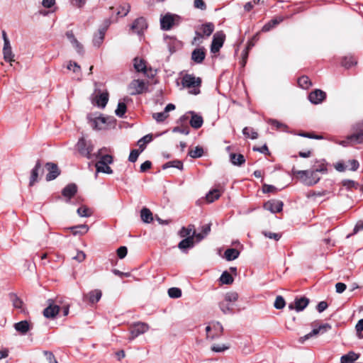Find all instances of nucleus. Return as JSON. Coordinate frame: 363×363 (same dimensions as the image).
Returning <instances> with one entry per match:
<instances>
[{"instance_id":"obj_64","label":"nucleus","mask_w":363,"mask_h":363,"mask_svg":"<svg viewBox=\"0 0 363 363\" xmlns=\"http://www.w3.org/2000/svg\"><path fill=\"white\" fill-rule=\"evenodd\" d=\"M355 328L359 337L363 338V334L362 333L363 331V319H361L357 322Z\"/></svg>"},{"instance_id":"obj_32","label":"nucleus","mask_w":363,"mask_h":363,"mask_svg":"<svg viewBox=\"0 0 363 363\" xmlns=\"http://www.w3.org/2000/svg\"><path fill=\"white\" fill-rule=\"evenodd\" d=\"M194 226L192 225H189L187 228L182 227L179 230V235L182 238H194L195 235H194Z\"/></svg>"},{"instance_id":"obj_40","label":"nucleus","mask_w":363,"mask_h":363,"mask_svg":"<svg viewBox=\"0 0 363 363\" xmlns=\"http://www.w3.org/2000/svg\"><path fill=\"white\" fill-rule=\"evenodd\" d=\"M169 167H174L179 170H182L184 165H183L182 162L179 160H175L167 162L162 165L163 169H166Z\"/></svg>"},{"instance_id":"obj_42","label":"nucleus","mask_w":363,"mask_h":363,"mask_svg":"<svg viewBox=\"0 0 363 363\" xmlns=\"http://www.w3.org/2000/svg\"><path fill=\"white\" fill-rule=\"evenodd\" d=\"M220 195H221L220 191L215 189L210 191L206 194V199L208 203H212L215 200L218 199L219 197L220 196Z\"/></svg>"},{"instance_id":"obj_63","label":"nucleus","mask_w":363,"mask_h":363,"mask_svg":"<svg viewBox=\"0 0 363 363\" xmlns=\"http://www.w3.org/2000/svg\"><path fill=\"white\" fill-rule=\"evenodd\" d=\"M203 35L201 32L196 31L195 32V36L192 40L193 45H200L203 42Z\"/></svg>"},{"instance_id":"obj_5","label":"nucleus","mask_w":363,"mask_h":363,"mask_svg":"<svg viewBox=\"0 0 363 363\" xmlns=\"http://www.w3.org/2000/svg\"><path fill=\"white\" fill-rule=\"evenodd\" d=\"M327 167L324 161H317L316 164L314 165V167L312 170H295L293 169L292 172L294 174L301 175L303 177L307 176L309 174L313 176L315 175L317 172L325 174L327 172Z\"/></svg>"},{"instance_id":"obj_60","label":"nucleus","mask_w":363,"mask_h":363,"mask_svg":"<svg viewBox=\"0 0 363 363\" xmlns=\"http://www.w3.org/2000/svg\"><path fill=\"white\" fill-rule=\"evenodd\" d=\"M228 348L229 346L225 345H213L211 346V350L215 352H223Z\"/></svg>"},{"instance_id":"obj_17","label":"nucleus","mask_w":363,"mask_h":363,"mask_svg":"<svg viewBox=\"0 0 363 363\" xmlns=\"http://www.w3.org/2000/svg\"><path fill=\"white\" fill-rule=\"evenodd\" d=\"M49 305L43 310V315L47 318H54L60 311V307L53 304L51 299L48 300Z\"/></svg>"},{"instance_id":"obj_34","label":"nucleus","mask_w":363,"mask_h":363,"mask_svg":"<svg viewBox=\"0 0 363 363\" xmlns=\"http://www.w3.org/2000/svg\"><path fill=\"white\" fill-rule=\"evenodd\" d=\"M359 355L354 352H350L347 354L342 355L340 359L341 363H352L358 359Z\"/></svg>"},{"instance_id":"obj_2","label":"nucleus","mask_w":363,"mask_h":363,"mask_svg":"<svg viewBox=\"0 0 363 363\" xmlns=\"http://www.w3.org/2000/svg\"><path fill=\"white\" fill-rule=\"evenodd\" d=\"M182 84L184 87L191 89L189 91L190 94L197 95L200 93L201 79L193 74H186L182 79Z\"/></svg>"},{"instance_id":"obj_39","label":"nucleus","mask_w":363,"mask_h":363,"mask_svg":"<svg viewBox=\"0 0 363 363\" xmlns=\"http://www.w3.org/2000/svg\"><path fill=\"white\" fill-rule=\"evenodd\" d=\"M299 176L301 178L303 179V182L308 186L314 185L320 180V177L317 176V173L313 176H311L310 174L307 176Z\"/></svg>"},{"instance_id":"obj_33","label":"nucleus","mask_w":363,"mask_h":363,"mask_svg":"<svg viewBox=\"0 0 363 363\" xmlns=\"http://www.w3.org/2000/svg\"><path fill=\"white\" fill-rule=\"evenodd\" d=\"M41 169V164L40 160H38L34 168L31 171L30 185L32 186L37 182L38 177L39 170Z\"/></svg>"},{"instance_id":"obj_25","label":"nucleus","mask_w":363,"mask_h":363,"mask_svg":"<svg viewBox=\"0 0 363 363\" xmlns=\"http://www.w3.org/2000/svg\"><path fill=\"white\" fill-rule=\"evenodd\" d=\"M106 30V28H100L98 33L94 35L93 38V44L95 47L99 48L102 44L104 39Z\"/></svg>"},{"instance_id":"obj_46","label":"nucleus","mask_w":363,"mask_h":363,"mask_svg":"<svg viewBox=\"0 0 363 363\" xmlns=\"http://www.w3.org/2000/svg\"><path fill=\"white\" fill-rule=\"evenodd\" d=\"M220 281L223 284H231L233 282V278L227 271L223 272L220 277Z\"/></svg>"},{"instance_id":"obj_58","label":"nucleus","mask_w":363,"mask_h":363,"mask_svg":"<svg viewBox=\"0 0 363 363\" xmlns=\"http://www.w3.org/2000/svg\"><path fill=\"white\" fill-rule=\"evenodd\" d=\"M269 123L275 126L277 128V129H282L283 130H286V128H287V125L275 120V119H270L269 121Z\"/></svg>"},{"instance_id":"obj_43","label":"nucleus","mask_w":363,"mask_h":363,"mask_svg":"<svg viewBox=\"0 0 363 363\" xmlns=\"http://www.w3.org/2000/svg\"><path fill=\"white\" fill-rule=\"evenodd\" d=\"M238 298V294L236 292L230 291L224 295V298L222 301L234 303Z\"/></svg>"},{"instance_id":"obj_24","label":"nucleus","mask_w":363,"mask_h":363,"mask_svg":"<svg viewBox=\"0 0 363 363\" xmlns=\"http://www.w3.org/2000/svg\"><path fill=\"white\" fill-rule=\"evenodd\" d=\"M102 293L101 291L99 289H94L91 291H89L86 295V297L88 298L89 301L94 304L97 303L101 298Z\"/></svg>"},{"instance_id":"obj_61","label":"nucleus","mask_w":363,"mask_h":363,"mask_svg":"<svg viewBox=\"0 0 363 363\" xmlns=\"http://www.w3.org/2000/svg\"><path fill=\"white\" fill-rule=\"evenodd\" d=\"M67 69L72 70L73 72H80L81 67L80 66L75 62L70 61L67 66Z\"/></svg>"},{"instance_id":"obj_62","label":"nucleus","mask_w":363,"mask_h":363,"mask_svg":"<svg viewBox=\"0 0 363 363\" xmlns=\"http://www.w3.org/2000/svg\"><path fill=\"white\" fill-rule=\"evenodd\" d=\"M342 185L345 186L347 189H357L358 186V184L353 180H344L342 182Z\"/></svg>"},{"instance_id":"obj_9","label":"nucleus","mask_w":363,"mask_h":363,"mask_svg":"<svg viewBox=\"0 0 363 363\" xmlns=\"http://www.w3.org/2000/svg\"><path fill=\"white\" fill-rule=\"evenodd\" d=\"M147 89L145 82L140 79H134L128 85V90L130 95H137L143 93Z\"/></svg>"},{"instance_id":"obj_27","label":"nucleus","mask_w":363,"mask_h":363,"mask_svg":"<svg viewBox=\"0 0 363 363\" xmlns=\"http://www.w3.org/2000/svg\"><path fill=\"white\" fill-rule=\"evenodd\" d=\"M215 26L213 23L208 22L202 24L200 27L201 34L203 36L209 37L214 31Z\"/></svg>"},{"instance_id":"obj_45","label":"nucleus","mask_w":363,"mask_h":363,"mask_svg":"<svg viewBox=\"0 0 363 363\" xmlns=\"http://www.w3.org/2000/svg\"><path fill=\"white\" fill-rule=\"evenodd\" d=\"M188 155L192 158H199L203 155V150L201 147L197 146L194 150H191L189 151Z\"/></svg>"},{"instance_id":"obj_13","label":"nucleus","mask_w":363,"mask_h":363,"mask_svg":"<svg viewBox=\"0 0 363 363\" xmlns=\"http://www.w3.org/2000/svg\"><path fill=\"white\" fill-rule=\"evenodd\" d=\"M147 28V22L143 17L136 18L130 26L132 31L138 35L142 34Z\"/></svg>"},{"instance_id":"obj_54","label":"nucleus","mask_w":363,"mask_h":363,"mask_svg":"<svg viewBox=\"0 0 363 363\" xmlns=\"http://www.w3.org/2000/svg\"><path fill=\"white\" fill-rule=\"evenodd\" d=\"M130 10V5L129 4H124L120 6L117 14L121 16H125L129 13Z\"/></svg>"},{"instance_id":"obj_12","label":"nucleus","mask_w":363,"mask_h":363,"mask_svg":"<svg viewBox=\"0 0 363 363\" xmlns=\"http://www.w3.org/2000/svg\"><path fill=\"white\" fill-rule=\"evenodd\" d=\"M354 133L348 136V140L354 141L356 143H363V120L357 123L353 126Z\"/></svg>"},{"instance_id":"obj_18","label":"nucleus","mask_w":363,"mask_h":363,"mask_svg":"<svg viewBox=\"0 0 363 363\" xmlns=\"http://www.w3.org/2000/svg\"><path fill=\"white\" fill-rule=\"evenodd\" d=\"M326 98V94L320 89H315L308 95L309 101L313 104H320Z\"/></svg>"},{"instance_id":"obj_19","label":"nucleus","mask_w":363,"mask_h":363,"mask_svg":"<svg viewBox=\"0 0 363 363\" xmlns=\"http://www.w3.org/2000/svg\"><path fill=\"white\" fill-rule=\"evenodd\" d=\"M206 57L204 48H196L191 53V60L197 64L201 63Z\"/></svg>"},{"instance_id":"obj_6","label":"nucleus","mask_w":363,"mask_h":363,"mask_svg":"<svg viewBox=\"0 0 363 363\" xmlns=\"http://www.w3.org/2000/svg\"><path fill=\"white\" fill-rule=\"evenodd\" d=\"M331 325L329 323H324L319 325L318 328H313L309 333L301 337L298 339V342L303 344L305 341L318 335V334H323L331 329Z\"/></svg>"},{"instance_id":"obj_10","label":"nucleus","mask_w":363,"mask_h":363,"mask_svg":"<svg viewBox=\"0 0 363 363\" xmlns=\"http://www.w3.org/2000/svg\"><path fill=\"white\" fill-rule=\"evenodd\" d=\"M133 61L134 68L137 72H142L148 77H153L155 76L153 69L151 67H147L145 60L135 57Z\"/></svg>"},{"instance_id":"obj_28","label":"nucleus","mask_w":363,"mask_h":363,"mask_svg":"<svg viewBox=\"0 0 363 363\" xmlns=\"http://www.w3.org/2000/svg\"><path fill=\"white\" fill-rule=\"evenodd\" d=\"M14 328L22 335H25L29 330L30 325L27 320H22L14 324Z\"/></svg>"},{"instance_id":"obj_51","label":"nucleus","mask_w":363,"mask_h":363,"mask_svg":"<svg viewBox=\"0 0 363 363\" xmlns=\"http://www.w3.org/2000/svg\"><path fill=\"white\" fill-rule=\"evenodd\" d=\"M242 133L244 135L251 139H256L258 137L257 133L254 129L247 127H245L242 130Z\"/></svg>"},{"instance_id":"obj_8","label":"nucleus","mask_w":363,"mask_h":363,"mask_svg":"<svg viewBox=\"0 0 363 363\" xmlns=\"http://www.w3.org/2000/svg\"><path fill=\"white\" fill-rule=\"evenodd\" d=\"M179 20V16L175 14L167 13L160 18L161 28L164 30H169L176 23V21H178Z\"/></svg>"},{"instance_id":"obj_23","label":"nucleus","mask_w":363,"mask_h":363,"mask_svg":"<svg viewBox=\"0 0 363 363\" xmlns=\"http://www.w3.org/2000/svg\"><path fill=\"white\" fill-rule=\"evenodd\" d=\"M164 41L167 43L168 49L171 53H173L176 51V49L179 44V41H178L176 38L169 35L164 36Z\"/></svg>"},{"instance_id":"obj_30","label":"nucleus","mask_w":363,"mask_h":363,"mask_svg":"<svg viewBox=\"0 0 363 363\" xmlns=\"http://www.w3.org/2000/svg\"><path fill=\"white\" fill-rule=\"evenodd\" d=\"M223 331V325L219 322L213 323L212 335H210V339L213 340L222 335Z\"/></svg>"},{"instance_id":"obj_48","label":"nucleus","mask_w":363,"mask_h":363,"mask_svg":"<svg viewBox=\"0 0 363 363\" xmlns=\"http://www.w3.org/2000/svg\"><path fill=\"white\" fill-rule=\"evenodd\" d=\"M152 140V135H146L141 139H140L138 141V145L139 146V148L140 149V152L143 151V150L145 148V145L147 143H150Z\"/></svg>"},{"instance_id":"obj_26","label":"nucleus","mask_w":363,"mask_h":363,"mask_svg":"<svg viewBox=\"0 0 363 363\" xmlns=\"http://www.w3.org/2000/svg\"><path fill=\"white\" fill-rule=\"evenodd\" d=\"M230 161L233 165L241 166L245 164V159L242 154L230 153Z\"/></svg>"},{"instance_id":"obj_4","label":"nucleus","mask_w":363,"mask_h":363,"mask_svg":"<svg viewBox=\"0 0 363 363\" xmlns=\"http://www.w3.org/2000/svg\"><path fill=\"white\" fill-rule=\"evenodd\" d=\"M91 125L96 130H104L109 127V125L114 122V118L111 117L99 116L92 118L90 115L87 116Z\"/></svg>"},{"instance_id":"obj_20","label":"nucleus","mask_w":363,"mask_h":363,"mask_svg":"<svg viewBox=\"0 0 363 363\" xmlns=\"http://www.w3.org/2000/svg\"><path fill=\"white\" fill-rule=\"evenodd\" d=\"M77 191V186L75 184H69L62 191L63 196L69 201Z\"/></svg>"},{"instance_id":"obj_55","label":"nucleus","mask_w":363,"mask_h":363,"mask_svg":"<svg viewBox=\"0 0 363 363\" xmlns=\"http://www.w3.org/2000/svg\"><path fill=\"white\" fill-rule=\"evenodd\" d=\"M286 302L284 298L281 296H277L274 303V308L277 309H282L284 308Z\"/></svg>"},{"instance_id":"obj_50","label":"nucleus","mask_w":363,"mask_h":363,"mask_svg":"<svg viewBox=\"0 0 363 363\" xmlns=\"http://www.w3.org/2000/svg\"><path fill=\"white\" fill-rule=\"evenodd\" d=\"M342 65L346 68H350L357 64V61L352 57H345L342 60Z\"/></svg>"},{"instance_id":"obj_36","label":"nucleus","mask_w":363,"mask_h":363,"mask_svg":"<svg viewBox=\"0 0 363 363\" xmlns=\"http://www.w3.org/2000/svg\"><path fill=\"white\" fill-rule=\"evenodd\" d=\"M282 18H275L267 22L263 27L262 30L264 32H268L271 29L274 28L276 26L282 21Z\"/></svg>"},{"instance_id":"obj_49","label":"nucleus","mask_w":363,"mask_h":363,"mask_svg":"<svg viewBox=\"0 0 363 363\" xmlns=\"http://www.w3.org/2000/svg\"><path fill=\"white\" fill-rule=\"evenodd\" d=\"M77 213L81 217H89L92 214V211L88 207L83 206L77 209Z\"/></svg>"},{"instance_id":"obj_21","label":"nucleus","mask_w":363,"mask_h":363,"mask_svg":"<svg viewBox=\"0 0 363 363\" xmlns=\"http://www.w3.org/2000/svg\"><path fill=\"white\" fill-rule=\"evenodd\" d=\"M108 101V92L101 93L95 96L94 103L100 108H105Z\"/></svg>"},{"instance_id":"obj_11","label":"nucleus","mask_w":363,"mask_h":363,"mask_svg":"<svg viewBox=\"0 0 363 363\" xmlns=\"http://www.w3.org/2000/svg\"><path fill=\"white\" fill-rule=\"evenodd\" d=\"M150 328L148 324L143 322H138L134 323L130 328V340H133L136 337L140 335L144 334L146 333Z\"/></svg>"},{"instance_id":"obj_14","label":"nucleus","mask_w":363,"mask_h":363,"mask_svg":"<svg viewBox=\"0 0 363 363\" xmlns=\"http://www.w3.org/2000/svg\"><path fill=\"white\" fill-rule=\"evenodd\" d=\"M45 168L48 172L45 177L47 181H52L56 179L60 174V171L57 165L55 163L47 162Z\"/></svg>"},{"instance_id":"obj_38","label":"nucleus","mask_w":363,"mask_h":363,"mask_svg":"<svg viewBox=\"0 0 363 363\" xmlns=\"http://www.w3.org/2000/svg\"><path fill=\"white\" fill-rule=\"evenodd\" d=\"M240 252L235 248H229L225 251L224 256L228 261H232L238 257Z\"/></svg>"},{"instance_id":"obj_59","label":"nucleus","mask_w":363,"mask_h":363,"mask_svg":"<svg viewBox=\"0 0 363 363\" xmlns=\"http://www.w3.org/2000/svg\"><path fill=\"white\" fill-rule=\"evenodd\" d=\"M262 234L269 238V239H273L274 240H279L281 237V234L280 233H272V232H268V231H264L262 232Z\"/></svg>"},{"instance_id":"obj_22","label":"nucleus","mask_w":363,"mask_h":363,"mask_svg":"<svg viewBox=\"0 0 363 363\" xmlns=\"http://www.w3.org/2000/svg\"><path fill=\"white\" fill-rule=\"evenodd\" d=\"M189 113L191 115V118L189 121L191 126L195 129L201 128L203 123L202 116L196 114L194 111H190Z\"/></svg>"},{"instance_id":"obj_47","label":"nucleus","mask_w":363,"mask_h":363,"mask_svg":"<svg viewBox=\"0 0 363 363\" xmlns=\"http://www.w3.org/2000/svg\"><path fill=\"white\" fill-rule=\"evenodd\" d=\"M127 107L124 102H118L115 113L117 116L123 118L126 112Z\"/></svg>"},{"instance_id":"obj_53","label":"nucleus","mask_w":363,"mask_h":363,"mask_svg":"<svg viewBox=\"0 0 363 363\" xmlns=\"http://www.w3.org/2000/svg\"><path fill=\"white\" fill-rule=\"evenodd\" d=\"M10 299L13 303V306L16 308H21L23 301L14 294H10Z\"/></svg>"},{"instance_id":"obj_56","label":"nucleus","mask_w":363,"mask_h":363,"mask_svg":"<svg viewBox=\"0 0 363 363\" xmlns=\"http://www.w3.org/2000/svg\"><path fill=\"white\" fill-rule=\"evenodd\" d=\"M4 58L6 62H11L13 60L14 55L12 52V49H3Z\"/></svg>"},{"instance_id":"obj_7","label":"nucleus","mask_w":363,"mask_h":363,"mask_svg":"<svg viewBox=\"0 0 363 363\" xmlns=\"http://www.w3.org/2000/svg\"><path fill=\"white\" fill-rule=\"evenodd\" d=\"M225 39V35L223 31L216 32L213 36L211 45V52L216 54L223 47Z\"/></svg>"},{"instance_id":"obj_1","label":"nucleus","mask_w":363,"mask_h":363,"mask_svg":"<svg viewBox=\"0 0 363 363\" xmlns=\"http://www.w3.org/2000/svg\"><path fill=\"white\" fill-rule=\"evenodd\" d=\"M76 148L81 156L88 160H95L100 157L103 149H100L96 153H92L94 145L90 140H86L84 138L79 139Z\"/></svg>"},{"instance_id":"obj_31","label":"nucleus","mask_w":363,"mask_h":363,"mask_svg":"<svg viewBox=\"0 0 363 363\" xmlns=\"http://www.w3.org/2000/svg\"><path fill=\"white\" fill-rule=\"evenodd\" d=\"M194 245V238H186L179 242L178 244V247L184 252L186 250L193 247Z\"/></svg>"},{"instance_id":"obj_37","label":"nucleus","mask_w":363,"mask_h":363,"mask_svg":"<svg viewBox=\"0 0 363 363\" xmlns=\"http://www.w3.org/2000/svg\"><path fill=\"white\" fill-rule=\"evenodd\" d=\"M140 217L144 223H150L153 220L152 213L150 209L143 208L140 211Z\"/></svg>"},{"instance_id":"obj_3","label":"nucleus","mask_w":363,"mask_h":363,"mask_svg":"<svg viewBox=\"0 0 363 363\" xmlns=\"http://www.w3.org/2000/svg\"><path fill=\"white\" fill-rule=\"evenodd\" d=\"M99 158H100V160L95 164L96 169V173L95 176L97 177L98 172H103L108 174H112L113 170L108 166V164L113 163V160L112 156L110 155H105L101 156V154Z\"/></svg>"},{"instance_id":"obj_57","label":"nucleus","mask_w":363,"mask_h":363,"mask_svg":"<svg viewBox=\"0 0 363 363\" xmlns=\"http://www.w3.org/2000/svg\"><path fill=\"white\" fill-rule=\"evenodd\" d=\"M168 116V114L166 113L164 111L160 112V113H153L152 117L155 120H156L157 122H162L164 121Z\"/></svg>"},{"instance_id":"obj_52","label":"nucleus","mask_w":363,"mask_h":363,"mask_svg":"<svg viewBox=\"0 0 363 363\" xmlns=\"http://www.w3.org/2000/svg\"><path fill=\"white\" fill-rule=\"evenodd\" d=\"M168 295L170 298H178L182 296V290L177 287H172L168 289Z\"/></svg>"},{"instance_id":"obj_15","label":"nucleus","mask_w":363,"mask_h":363,"mask_svg":"<svg viewBox=\"0 0 363 363\" xmlns=\"http://www.w3.org/2000/svg\"><path fill=\"white\" fill-rule=\"evenodd\" d=\"M283 202L279 200H270L264 203V209L273 213H279L282 211Z\"/></svg>"},{"instance_id":"obj_44","label":"nucleus","mask_w":363,"mask_h":363,"mask_svg":"<svg viewBox=\"0 0 363 363\" xmlns=\"http://www.w3.org/2000/svg\"><path fill=\"white\" fill-rule=\"evenodd\" d=\"M298 84L302 89H308L312 83L307 76H302L298 79Z\"/></svg>"},{"instance_id":"obj_41","label":"nucleus","mask_w":363,"mask_h":363,"mask_svg":"<svg viewBox=\"0 0 363 363\" xmlns=\"http://www.w3.org/2000/svg\"><path fill=\"white\" fill-rule=\"evenodd\" d=\"M234 304L220 301L219 303V308L224 314H231L233 313Z\"/></svg>"},{"instance_id":"obj_16","label":"nucleus","mask_w":363,"mask_h":363,"mask_svg":"<svg viewBox=\"0 0 363 363\" xmlns=\"http://www.w3.org/2000/svg\"><path fill=\"white\" fill-rule=\"evenodd\" d=\"M309 303V299L306 297L296 298L294 305L291 303L289 306L290 309H295L297 312L304 310Z\"/></svg>"},{"instance_id":"obj_29","label":"nucleus","mask_w":363,"mask_h":363,"mask_svg":"<svg viewBox=\"0 0 363 363\" xmlns=\"http://www.w3.org/2000/svg\"><path fill=\"white\" fill-rule=\"evenodd\" d=\"M211 225V223H208L201 226V233H196V231H194V235L198 241H201L210 233Z\"/></svg>"},{"instance_id":"obj_35","label":"nucleus","mask_w":363,"mask_h":363,"mask_svg":"<svg viewBox=\"0 0 363 363\" xmlns=\"http://www.w3.org/2000/svg\"><path fill=\"white\" fill-rule=\"evenodd\" d=\"M69 229L74 235H77L86 233L89 230V227L88 225L83 224L71 227Z\"/></svg>"}]
</instances>
